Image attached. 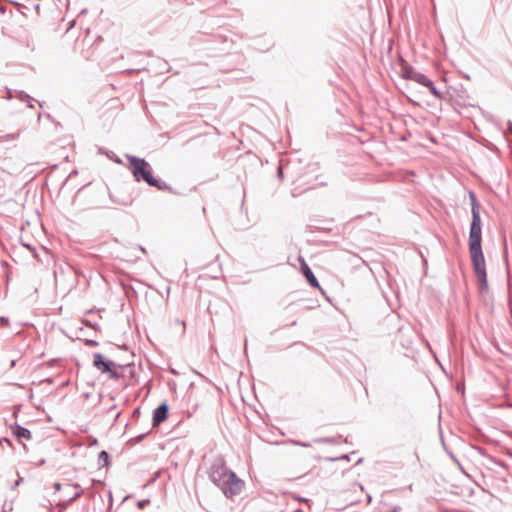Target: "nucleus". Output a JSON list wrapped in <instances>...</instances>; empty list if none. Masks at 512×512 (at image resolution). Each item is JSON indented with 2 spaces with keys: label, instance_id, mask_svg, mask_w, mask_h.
Segmentation results:
<instances>
[{
  "label": "nucleus",
  "instance_id": "1",
  "mask_svg": "<svg viewBox=\"0 0 512 512\" xmlns=\"http://www.w3.org/2000/svg\"><path fill=\"white\" fill-rule=\"evenodd\" d=\"M471 201L472 221L469 231V252L472 266L478 279L480 291L488 290L485 258L482 251V223L480 217V206L474 192L469 193Z\"/></svg>",
  "mask_w": 512,
  "mask_h": 512
},
{
  "label": "nucleus",
  "instance_id": "2",
  "mask_svg": "<svg viewBox=\"0 0 512 512\" xmlns=\"http://www.w3.org/2000/svg\"><path fill=\"white\" fill-rule=\"evenodd\" d=\"M128 160V169L131 171L136 182H145L151 187H156L161 191H171V186L166 182L155 178L152 175V167L144 158L133 155H126Z\"/></svg>",
  "mask_w": 512,
  "mask_h": 512
},
{
  "label": "nucleus",
  "instance_id": "3",
  "mask_svg": "<svg viewBox=\"0 0 512 512\" xmlns=\"http://www.w3.org/2000/svg\"><path fill=\"white\" fill-rule=\"evenodd\" d=\"M93 365L95 368H97L102 373H107L110 371L113 367H119L122 370H129L130 377L134 376V365L133 364H126V365H118L112 360L106 359L101 353H94L93 354Z\"/></svg>",
  "mask_w": 512,
  "mask_h": 512
},
{
  "label": "nucleus",
  "instance_id": "4",
  "mask_svg": "<svg viewBox=\"0 0 512 512\" xmlns=\"http://www.w3.org/2000/svg\"><path fill=\"white\" fill-rule=\"evenodd\" d=\"M244 487V481L237 477L234 472L228 474L224 484L220 487L226 497L232 498L239 495Z\"/></svg>",
  "mask_w": 512,
  "mask_h": 512
},
{
  "label": "nucleus",
  "instance_id": "5",
  "mask_svg": "<svg viewBox=\"0 0 512 512\" xmlns=\"http://www.w3.org/2000/svg\"><path fill=\"white\" fill-rule=\"evenodd\" d=\"M231 472L232 471L227 470L223 461H219L211 465L209 477L210 480L220 488Z\"/></svg>",
  "mask_w": 512,
  "mask_h": 512
},
{
  "label": "nucleus",
  "instance_id": "6",
  "mask_svg": "<svg viewBox=\"0 0 512 512\" xmlns=\"http://www.w3.org/2000/svg\"><path fill=\"white\" fill-rule=\"evenodd\" d=\"M169 406L166 402L161 403L154 411L152 417L153 427L159 426L168 417Z\"/></svg>",
  "mask_w": 512,
  "mask_h": 512
},
{
  "label": "nucleus",
  "instance_id": "7",
  "mask_svg": "<svg viewBox=\"0 0 512 512\" xmlns=\"http://www.w3.org/2000/svg\"><path fill=\"white\" fill-rule=\"evenodd\" d=\"M301 269H302L303 275L305 276L308 283L313 288H318V289L322 290L321 286L319 284V281L317 280L314 273L312 272V270L310 269V267L307 265V263L305 261L302 262Z\"/></svg>",
  "mask_w": 512,
  "mask_h": 512
},
{
  "label": "nucleus",
  "instance_id": "8",
  "mask_svg": "<svg viewBox=\"0 0 512 512\" xmlns=\"http://www.w3.org/2000/svg\"><path fill=\"white\" fill-rule=\"evenodd\" d=\"M13 434L17 438H24V439H31V432L25 427H22L21 425L16 424L14 427H12Z\"/></svg>",
  "mask_w": 512,
  "mask_h": 512
},
{
  "label": "nucleus",
  "instance_id": "9",
  "mask_svg": "<svg viewBox=\"0 0 512 512\" xmlns=\"http://www.w3.org/2000/svg\"><path fill=\"white\" fill-rule=\"evenodd\" d=\"M424 87H427L430 93L439 100H445L446 97L435 87L434 83L429 79Z\"/></svg>",
  "mask_w": 512,
  "mask_h": 512
},
{
  "label": "nucleus",
  "instance_id": "10",
  "mask_svg": "<svg viewBox=\"0 0 512 512\" xmlns=\"http://www.w3.org/2000/svg\"><path fill=\"white\" fill-rule=\"evenodd\" d=\"M81 494V491L77 492L73 497L69 498L68 500L58 503L57 506L59 507V512H63L69 504H71L73 501L81 497Z\"/></svg>",
  "mask_w": 512,
  "mask_h": 512
},
{
  "label": "nucleus",
  "instance_id": "11",
  "mask_svg": "<svg viewBox=\"0 0 512 512\" xmlns=\"http://www.w3.org/2000/svg\"><path fill=\"white\" fill-rule=\"evenodd\" d=\"M413 76L414 77L412 78V81H414L422 86H425V84L429 80V78L425 74L418 72V71Z\"/></svg>",
  "mask_w": 512,
  "mask_h": 512
},
{
  "label": "nucleus",
  "instance_id": "12",
  "mask_svg": "<svg viewBox=\"0 0 512 512\" xmlns=\"http://www.w3.org/2000/svg\"><path fill=\"white\" fill-rule=\"evenodd\" d=\"M417 71L411 67V66H405L403 69H402V76L403 78L405 79H408V80H412V78L414 77L413 75L416 73Z\"/></svg>",
  "mask_w": 512,
  "mask_h": 512
},
{
  "label": "nucleus",
  "instance_id": "13",
  "mask_svg": "<svg viewBox=\"0 0 512 512\" xmlns=\"http://www.w3.org/2000/svg\"><path fill=\"white\" fill-rule=\"evenodd\" d=\"M110 455L106 451H101L98 455V462L100 466H106L109 464Z\"/></svg>",
  "mask_w": 512,
  "mask_h": 512
},
{
  "label": "nucleus",
  "instance_id": "14",
  "mask_svg": "<svg viewBox=\"0 0 512 512\" xmlns=\"http://www.w3.org/2000/svg\"><path fill=\"white\" fill-rule=\"evenodd\" d=\"M108 374H109V377L113 380H119L120 378L124 377V371L118 372L116 369H114V367L110 369Z\"/></svg>",
  "mask_w": 512,
  "mask_h": 512
},
{
  "label": "nucleus",
  "instance_id": "15",
  "mask_svg": "<svg viewBox=\"0 0 512 512\" xmlns=\"http://www.w3.org/2000/svg\"><path fill=\"white\" fill-rule=\"evenodd\" d=\"M491 461L495 467H497L503 471H506L508 468L507 464L502 460L492 459Z\"/></svg>",
  "mask_w": 512,
  "mask_h": 512
},
{
  "label": "nucleus",
  "instance_id": "16",
  "mask_svg": "<svg viewBox=\"0 0 512 512\" xmlns=\"http://www.w3.org/2000/svg\"><path fill=\"white\" fill-rule=\"evenodd\" d=\"M16 94V97L20 99V101H26V100H33L27 93L24 91H14Z\"/></svg>",
  "mask_w": 512,
  "mask_h": 512
},
{
  "label": "nucleus",
  "instance_id": "17",
  "mask_svg": "<svg viewBox=\"0 0 512 512\" xmlns=\"http://www.w3.org/2000/svg\"><path fill=\"white\" fill-rule=\"evenodd\" d=\"M457 92H458V90L456 88L449 87L447 89V95H448L449 99L453 100Z\"/></svg>",
  "mask_w": 512,
  "mask_h": 512
},
{
  "label": "nucleus",
  "instance_id": "18",
  "mask_svg": "<svg viewBox=\"0 0 512 512\" xmlns=\"http://www.w3.org/2000/svg\"><path fill=\"white\" fill-rule=\"evenodd\" d=\"M149 502H150L149 499L140 500L137 502V507L139 509H144L149 504Z\"/></svg>",
  "mask_w": 512,
  "mask_h": 512
},
{
  "label": "nucleus",
  "instance_id": "19",
  "mask_svg": "<svg viewBox=\"0 0 512 512\" xmlns=\"http://www.w3.org/2000/svg\"><path fill=\"white\" fill-rule=\"evenodd\" d=\"M12 139H15V135L14 134H6V135L0 137V142L9 141V140H12Z\"/></svg>",
  "mask_w": 512,
  "mask_h": 512
},
{
  "label": "nucleus",
  "instance_id": "20",
  "mask_svg": "<svg viewBox=\"0 0 512 512\" xmlns=\"http://www.w3.org/2000/svg\"><path fill=\"white\" fill-rule=\"evenodd\" d=\"M85 345L88 346V347H94V346H97L98 345V342L96 340H92V339H86L84 341Z\"/></svg>",
  "mask_w": 512,
  "mask_h": 512
},
{
  "label": "nucleus",
  "instance_id": "21",
  "mask_svg": "<svg viewBox=\"0 0 512 512\" xmlns=\"http://www.w3.org/2000/svg\"><path fill=\"white\" fill-rule=\"evenodd\" d=\"M315 442H319V443H332V439L331 438H320V439H317L315 440Z\"/></svg>",
  "mask_w": 512,
  "mask_h": 512
},
{
  "label": "nucleus",
  "instance_id": "22",
  "mask_svg": "<svg viewBox=\"0 0 512 512\" xmlns=\"http://www.w3.org/2000/svg\"><path fill=\"white\" fill-rule=\"evenodd\" d=\"M292 443L297 445V446H302V447H309L310 446L309 443H305V442H301V441H292Z\"/></svg>",
  "mask_w": 512,
  "mask_h": 512
},
{
  "label": "nucleus",
  "instance_id": "23",
  "mask_svg": "<svg viewBox=\"0 0 512 512\" xmlns=\"http://www.w3.org/2000/svg\"><path fill=\"white\" fill-rule=\"evenodd\" d=\"M6 91H7V96H6V99H12L14 97V92L9 89V88H6Z\"/></svg>",
  "mask_w": 512,
  "mask_h": 512
},
{
  "label": "nucleus",
  "instance_id": "24",
  "mask_svg": "<svg viewBox=\"0 0 512 512\" xmlns=\"http://www.w3.org/2000/svg\"><path fill=\"white\" fill-rule=\"evenodd\" d=\"M492 469H493V470H494L498 475H501L502 479H503L505 482H507V479H506V477L503 475V472H502V471H500V470H498V469H496V468H492Z\"/></svg>",
  "mask_w": 512,
  "mask_h": 512
},
{
  "label": "nucleus",
  "instance_id": "25",
  "mask_svg": "<svg viewBox=\"0 0 512 512\" xmlns=\"http://www.w3.org/2000/svg\"><path fill=\"white\" fill-rule=\"evenodd\" d=\"M8 318L7 317H0V323L1 325H8Z\"/></svg>",
  "mask_w": 512,
  "mask_h": 512
},
{
  "label": "nucleus",
  "instance_id": "26",
  "mask_svg": "<svg viewBox=\"0 0 512 512\" xmlns=\"http://www.w3.org/2000/svg\"><path fill=\"white\" fill-rule=\"evenodd\" d=\"M401 510V508L399 506H394L392 508H390L389 510H387L386 512H399Z\"/></svg>",
  "mask_w": 512,
  "mask_h": 512
},
{
  "label": "nucleus",
  "instance_id": "27",
  "mask_svg": "<svg viewBox=\"0 0 512 512\" xmlns=\"http://www.w3.org/2000/svg\"><path fill=\"white\" fill-rule=\"evenodd\" d=\"M54 488H55V490H56V491H60V489H61V484H60V483H55V484H54Z\"/></svg>",
  "mask_w": 512,
  "mask_h": 512
},
{
  "label": "nucleus",
  "instance_id": "28",
  "mask_svg": "<svg viewBox=\"0 0 512 512\" xmlns=\"http://www.w3.org/2000/svg\"><path fill=\"white\" fill-rule=\"evenodd\" d=\"M74 25H75V20H73V21L70 23V25H69V27H68V30H69V29H71Z\"/></svg>",
  "mask_w": 512,
  "mask_h": 512
},
{
  "label": "nucleus",
  "instance_id": "29",
  "mask_svg": "<svg viewBox=\"0 0 512 512\" xmlns=\"http://www.w3.org/2000/svg\"><path fill=\"white\" fill-rule=\"evenodd\" d=\"M134 414H138V415L140 414V408L139 407L134 410Z\"/></svg>",
  "mask_w": 512,
  "mask_h": 512
},
{
  "label": "nucleus",
  "instance_id": "30",
  "mask_svg": "<svg viewBox=\"0 0 512 512\" xmlns=\"http://www.w3.org/2000/svg\"><path fill=\"white\" fill-rule=\"evenodd\" d=\"M278 175H279L280 177L282 176V168H281V167H279V168H278Z\"/></svg>",
  "mask_w": 512,
  "mask_h": 512
},
{
  "label": "nucleus",
  "instance_id": "31",
  "mask_svg": "<svg viewBox=\"0 0 512 512\" xmlns=\"http://www.w3.org/2000/svg\"><path fill=\"white\" fill-rule=\"evenodd\" d=\"M508 125H509V131H510V133H512V123L509 122Z\"/></svg>",
  "mask_w": 512,
  "mask_h": 512
},
{
  "label": "nucleus",
  "instance_id": "32",
  "mask_svg": "<svg viewBox=\"0 0 512 512\" xmlns=\"http://www.w3.org/2000/svg\"><path fill=\"white\" fill-rule=\"evenodd\" d=\"M31 101H32V100H29V104H28V107H29V108H33V104H32V102H31Z\"/></svg>",
  "mask_w": 512,
  "mask_h": 512
},
{
  "label": "nucleus",
  "instance_id": "33",
  "mask_svg": "<svg viewBox=\"0 0 512 512\" xmlns=\"http://www.w3.org/2000/svg\"><path fill=\"white\" fill-rule=\"evenodd\" d=\"M114 161H115L116 163H121V160H120L118 157H116V159H114Z\"/></svg>",
  "mask_w": 512,
  "mask_h": 512
},
{
  "label": "nucleus",
  "instance_id": "34",
  "mask_svg": "<svg viewBox=\"0 0 512 512\" xmlns=\"http://www.w3.org/2000/svg\"><path fill=\"white\" fill-rule=\"evenodd\" d=\"M3 441L7 442L8 444H11L10 440L7 438H3Z\"/></svg>",
  "mask_w": 512,
  "mask_h": 512
},
{
  "label": "nucleus",
  "instance_id": "35",
  "mask_svg": "<svg viewBox=\"0 0 512 512\" xmlns=\"http://www.w3.org/2000/svg\"><path fill=\"white\" fill-rule=\"evenodd\" d=\"M296 324H297V322H296V321H293V322L290 324V326H295Z\"/></svg>",
  "mask_w": 512,
  "mask_h": 512
},
{
  "label": "nucleus",
  "instance_id": "36",
  "mask_svg": "<svg viewBox=\"0 0 512 512\" xmlns=\"http://www.w3.org/2000/svg\"><path fill=\"white\" fill-rule=\"evenodd\" d=\"M145 437V434H142L139 436V440L143 439Z\"/></svg>",
  "mask_w": 512,
  "mask_h": 512
},
{
  "label": "nucleus",
  "instance_id": "37",
  "mask_svg": "<svg viewBox=\"0 0 512 512\" xmlns=\"http://www.w3.org/2000/svg\"><path fill=\"white\" fill-rule=\"evenodd\" d=\"M73 486H74L75 488H80V485H79V484H77V483H75Z\"/></svg>",
  "mask_w": 512,
  "mask_h": 512
},
{
  "label": "nucleus",
  "instance_id": "38",
  "mask_svg": "<svg viewBox=\"0 0 512 512\" xmlns=\"http://www.w3.org/2000/svg\"><path fill=\"white\" fill-rule=\"evenodd\" d=\"M108 157L111 158V159H116V156L112 157V156L108 155Z\"/></svg>",
  "mask_w": 512,
  "mask_h": 512
}]
</instances>
